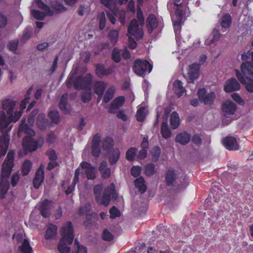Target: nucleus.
Masks as SVG:
<instances>
[{"instance_id":"f257e3e1","label":"nucleus","mask_w":253,"mask_h":253,"mask_svg":"<svg viewBox=\"0 0 253 253\" xmlns=\"http://www.w3.org/2000/svg\"><path fill=\"white\" fill-rule=\"evenodd\" d=\"M32 91V88H30L25 95V99L20 104V110L16 108L17 102L10 98L3 100L1 102L2 110L0 111V126L2 129L9 131L12 126L8 127L9 124L13 122H16L20 118L24 110L29 102L30 95Z\"/></svg>"},{"instance_id":"f03ea898","label":"nucleus","mask_w":253,"mask_h":253,"mask_svg":"<svg viewBox=\"0 0 253 253\" xmlns=\"http://www.w3.org/2000/svg\"><path fill=\"white\" fill-rule=\"evenodd\" d=\"M76 73V72H75L68 77L67 81V86L70 88L74 83L75 87L77 89H88V90L82 93L81 99L84 103L88 102L91 98L90 91L91 76L90 74H87L84 77L80 76L76 79L75 81H74Z\"/></svg>"},{"instance_id":"7ed1b4c3","label":"nucleus","mask_w":253,"mask_h":253,"mask_svg":"<svg viewBox=\"0 0 253 253\" xmlns=\"http://www.w3.org/2000/svg\"><path fill=\"white\" fill-rule=\"evenodd\" d=\"M14 152L9 151L4 161L1 173V181L0 183V197L2 199L5 197L9 189V183L6 179L9 177L14 167Z\"/></svg>"},{"instance_id":"20e7f679","label":"nucleus","mask_w":253,"mask_h":253,"mask_svg":"<svg viewBox=\"0 0 253 253\" xmlns=\"http://www.w3.org/2000/svg\"><path fill=\"white\" fill-rule=\"evenodd\" d=\"M61 238L57 245L59 253H70V245L73 243L74 238L73 227L71 222H67L61 228Z\"/></svg>"},{"instance_id":"39448f33","label":"nucleus","mask_w":253,"mask_h":253,"mask_svg":"<svg viewBox=\"0 0 253 253\" xmlns=\"http://www.w3.org/2000/svg\"><path fill=\"white\" fill-rule=\"evenodd\" d=\"M102 189V184L96 185L94 187L93 192L96 202L100 205L107 206L110 203L111 196L113 200H116L118 198V193L113 183L105 188L103 195L101 196Z\"/></svg>"},{"instance_id":"423d86ee","label":"nucleus","mask_w":253,"mask_h":253,"mask_svg":"<svg viewBox=\"0 0 253 253\" xmlns=\"http://www.w3.org/2000/svg\"><path fill=\"white\" fill-rule=\"evenodd\" d=\"M242 73L238 70H235L238 80L246 86L247 90L253 92V64L250 62H243L241 65Z\"/></svg>"},{"instance_id":"0eeeda50","label":"nucleus","mask_w":253,"mask_h":253,"mask_svg":"<svg viewBox=\"0 0 253 253\" xmlns=\"http://www.w3.org/2000/svg\"><path fill=\"white\" fill-rule=\"evenodd\" d=\"M20 132H23L29 135L25 137L23 140V147L25 151H35L42 145V139L35 140L32 138L31 136L35 134V132L31 128L29 127L24 121L22 122L19 127V133Z\"/></svg>"},{"instance_id":"6e6552de","label":"nucleus","mask_w":253,"mask_h":253,"mask_svg":"<svg viewBox=\"0 0 253 253\" xmlns=\"http://www.w3.org/2000/svg\"><path fill=\"white\" fill-rule=\"evenodd\" d=\"M172 169H168L166 174V183L169 186L176 185L179 189H184L188 183V178Z\"/></svg>"},{"instance_id":"1a4fd4ad","label":"nucleus","mask_w":253,"mask_h":253,"mask_svg":"<svg viewBox=\"0 0 253 253\" xmlns=\"http://www.w3.org/2000/svg\"><path fill=\"white\" fill-rule=\"evenodd\" d=\"M152 69V65L147 60L137 59L134 61L133 70L139 76H144L146 73H150Z\"/></svg>"},{"instance_id":"9d476101","label":"nucleus","mask_w":253,"mask_h":253,"mask_svg":"<svg viewBox=\"0 0 253 253\" xmlns=\"http://www.w3.org/2000/svg\"><path fill=\"white\" fill-rule=\"evenodd\" d=\"M35 2L40 8L44 10V12L36 10H32V14L36 19L42 20L46 15H51L52 14V11L50 8L44 4L41 0H35Z\"/></svg>"},{"instance_id":"9b49d317","label":"nucleus","mask_w":253,"mask_h":253,"mask_svg":"<svg viewBox=\"0 0 253 253\" xmlns=\"http://www.w3.org/2000/svg\"><path fill=\"white\" fill-rule=\"evenodd\" d=\"M142 27L138 23L136 19H133L128 26V33L129 35L134 36L137 40H140L143 36Z\"/></svg>"},{"instance_id":"f8f14e48","label":"nucleus","mask_w":253,"mask_h":253,"mask_svg":"<svg viewBox=\"0 0 253 253\" xmlns=\"http://www.w3.org/2000/svg\"><path fill=\"white\" fill-rule=\"evenodd\" d=\"M200 65L197 63H193L189 66L188 71V81L193 83L200 75L199 70Z\"/></svg>"},{"instance_id":"ddd939ff","label":"nucleus","mask_w":253,"mask_h":253,"mask_svg":"<svg viewBox=\"0 0 253 253\" xmlns=\"http://www.w3.org/2000/svg\"><path fill=\"white\" fill-rule=\"evenodd\" d=\"M197 94L199 99L206 105L211 104L215 97L214 93L213 92L206 94L205 88H200L198 90Z\"/></svg>"},{"instance_id":"4468645a","label":"nucleus","mask_w":253,"mask_h":253,"mask_svg":"<svg viewBox=\"0 0 253 253\" xmlns=\"http://www.w3.org/2000/svg\"><path fill=\"white\" fill-rule=\"evenodd\" d=\"M240 87V84L238 81L235 78H231L225 82L224 89L226 92H231L239 90Z\"/></svg>"},{"instance_id":"2eb2a0df","label":"nucleus","mask_w":253,"mask_h":253,"mask_svg":"<svg viewBox=\"0 0 253 253\" xmlns=\"http://www.w3.org/2000/svg\"><path fill=\"white\" fill-rule=\"evenodd\" d=\"M80 166L84 170L87 179H94L95 178V169L89 163L84 162L81 163Z\"/></svg>"},{"instance_id":"dca6fc26","label":"nucleus","mask_w":253,"mask_h":253,"mask_svg":"<svg viewBox=\"0 0 253 253\" xmlns=\"http://www.w3.org/2000/svg\"><path fill=\"white\" fill-rule=\"evenodd\" d=\"M222 143L224 147L228 150H234L239 148L236 139L232 136H227L222 140Z\"/></svg>"},{"instance_id":"f3484780","label":"nucleus","mask_w":253,"mask_h":253,"mask_svg":"<svg viewBox=\"0 0 253 253\" xmlns=\"http://www.w3.org/2000/svg\"><path fill=\"white\" fill-rule=\"evenodd\" d=\"M222 110L224 115L228 117L229 116L235 113L236 110V106L234 102L227 100L223 103Z\"/></svg>"},{"instance_id":"a211bd4d","label":"nucleus","mask_w":253,"mask_h":253,"mask_svg":"<svg viewBox=\"0 0 253 253\" xmlns=\"http://www.w3.org/2000/svg\"><path fill=\"white\" fill-rule=\"evenodd\" d=\"M168 114L169 112L165 110L161 126V133L163 137L165 138H168L171 136L170 130L168 127L167 118Z\"/></svg>"},{"instance_id":"6ab92c4d","label":"nucleus","mask_w":253,"mask_h":253,"mask_svg":"<svg viewBox=\"0 0 253 253\" xmlns=\"http://www.w3.org/2000/svg\"><path fill=\"white\" fill-rule=\"evenodd\" d=\"M101 137L98 134H95L92 139V155L98 157L100 153V143Z\"/></svg>"},{"instance_id":"aec40b11","label":"nucleus","mask_w":253,"mask_h":253,"mask_svg":"<svg viewBox=\"0 0 253 253\" xmlns=\"http://www.w3.org/2000/svg\"><path fill=\"white\" fill-rule=\"evenodd\" d=\"M44 179L43 168L41 166L37 170L35 177L33 180V185L36 189H38Z\"/></svg>"},{"instance_id":"412c9836","label":"nucleus","mask_w":253,"mask_h":253,"mask_svg":"<svg viewBox=\"0 0 253 253\" xmlns=\"http://www.w3.org/2000/svg\"><path fill=\"white\" fill-rule=\"evenodd\" d=\"M125 101L123 96H119L116 98L112 102L109 109V112L111 114H115L116 110L121 107Z\"/></svg>"},{"instance_id":"4be33fe9","label":"nucleus","mask_w":253,"mask_h":253,"mask_svg":"<svg viewBox=\"0 0 253 253\" xmlns=\"http://www.w3.org/2000/svg\"><path fill=\"white\" fill-rule=\"evenodd\" d=\"M52 206L50 202L45 200L42 204L40 208L41 214L43 217H48L50 214Z\"/></svg>"},{"instance_id":"5701e85b","label":"nucleus","mask_w":253,"mask_h":253,"mask_svg":"<svg viewBox=\"0 0 253 253\" xmlns=\"http://www.w3.org/2000/svg\"><path fill=\"white\" fill-rule=\"evenodd\" d=\"M107 162H102L99 166L98 170L101 174V177L104 179H107L111 175V169L107 167Z\"/></svg>"},{"instance_id":"b1692460","label":"nucleus","mask_w":253,"mask_h":253,"mask_svg":"<svg viewBox=\"0 0 253 253\" xmlns=\"http://www.w3.org/2000/svg\"><path fill=\"white\" fill-rule=\"evenodd\" d=\"M146 25L149 34H151L153 30L157 27L158 22L154 15L150 14L149 16L146 20Z\"/></svg>"},{"instance_id":"393cba45","label":"nucleus","mask_w":253,"mask_h":253,"mask_svg":"<svg viewBox=\"0 0 253 253\" xmlns=\"http://www.w3.org/2000/svg\"><path fill=\"white\" fill-rule=\"evenodd\" d=\"M57 227L52 224H49L45 235L47 240L54 239L57 237Z\"/></svg>"},{"instance_id":"a878e982","label":"nucleus","mask_w":253,"mask_h":253,"mask_svg":"<svg viewBox=\"0 0 253 253\" xmlns=\"http://www.w3.org/2000/svg\"><path fill=\"white\" fill-rule=\"evenodd\" d=\"M190 136L186 132L178 134L175 137V141L183 145L187 144L190 141Z\"/></svg>"},{"instance_id":"bb28decb","label":"nucleus","mask_w":253,"mask_h":253,"mask_svg":"<svg viewBox=\"0 0 253 253\" xmlns=\"http://www.w3.org/2000/svg\"><path fill=\"white\" fill-rule=\"evenodd\" d=\"M120 156V152L118 148H115L110 152L108 156L110 164L113 165L117 162Z\"/></svg>"},{"instance_id":"cd10ccee","label":"nucleus","mask_w":253,"mask_h":253,"mask_svg":"<svg viewBox=\"0 0 253 253\" xmlns=\"http://www.w3.org/2000/svg\"><path fill=\"white\" fill-rule=\"evenodd\" d=\"M173 90L178 97L181 96L186 90L183 87L182 83L179 80L175 81L173 83Z\"/></svg>"},{"instance_id":"c85d7f7f","label":"nucleus","mask_w":253,"mask_h":253,"mask_svg":"<svg viewBox=\"0 0 253 253\" xmlns=\"http://www.w3.org/2000/svg\"><path fill=\"white\" fill-rule=\"evenodd\" d=\"M134 184L136 188L138 189L141 194H143L146 190V186L145 184V181L142 177H140L135 179Z\"/></svg>"},{"instance_id":"c756f323","label":"nucleus","mask_w":253,"mask_h":253,"mask_svg":"<svg viewBox=\"0 0 253 253\" xmlns=\"http://www.w3.org/2000/svg\"><path fill=\"white\" fill-rule=\"evenodd\" d=\"M221 36V35L219 33V31L216 29L214 28L211 34L212 38L210 40H207L205 42L206 44L210 45L217 42L220 39Z\"/></svg>"},{"instance_id":"7c9ffc66","label":"nucleus","mask_w":253,"mask_h":253,"mask_svg":"<svg viewBox=\"0 0 253 253\" xmlns=\"http://www.w3.org/2000/svg\"><path fill=\"white\" fill-rule=\"evenodd\" d=\"M3 144L0 145V157L4 155L7 150L9 138L7 134H4L3 137Z\"/></svg>"},{"instance_id":"2f4dec72","label":"nucleus","mask_w":253,"mask_h":253,"mask_svg":"<svg viewBox=\"0 0 253 253\" xmlns=\"http://www.w3.org/2000/svg\"><path fill=\"white\" fill-rule=\"evenodd\" d=\"M96 73L98 77H102L104 76L110 74L112 73V69H106L103 66L99 65L96 67Z\"/></svg>"},{"instance_id":"473e14b6","label":"nucleus","mask_w":253,"mask_h":253,"mask_svg":"<svg viewBox=\"0 0 253 253\" xmlns=\"http://www.w3.org/2000/svg\"><path fill=\"white\" fill-rule=\"evenodd\" d=\"M106 87V84L103 82H97L94 85L95 92L101 96Z\"/></svg>"},{"instance_id":"72a5a7b5","label":"nucleus","mask_w":253,"mask_h":253,"mask_svg":"<svg viewBox=\"0 0 253 253\" xmlns=\"http://www.w3.org/2000/svg\"><path fill=\"white\" fill-rule=\"evenodd\" d=\"M79 174H80V169L78 168V169H76L75 170V176H74L73 181V185L69 186L65 191V193L67 195H69V194H71L72 192V191H73V190L74 189L76 184L79 181Z\"/></svg>"},{"instance_id":"f704fd0d","label":"nucleus","mask_w":253,"mask_h":253,"mask_svg":"<svg viewBox=\"0 0 253 253\" xmlns=\"http://www.w3.org/2000/svg\"><path fill=\"white\" fill-rule=\"evenodd\" d=\"M231 23V17L229 14H225L222 16L220 20L221 26L223 28H228Z\"/></svg>"},{"instance_id":"c9c22d12","label":"nucleus","mask_w":253,"mask_h":253,"mask_svg":"<svg viewBox=\"0 0 253 253\" xmlns=\"http://www.w3.org/2000/svg\"><path fill=\"white\" fill-rule=\"evenodd\" d=\"M170 125L172 128L175 129L179 125V118L178 114L176 112L172 113L170 116Z\"/></svg>"},{"instance_id":"e433bc0d","label":"nucleus","mask_w":253,"mask_h":253,"mask_svg":"<svg viewBox=\"0 0 253 253\" xmlns=\"http://www.w3.org/2000/svg\"><path fill=\"white\" fill-rule=\"evenodd\" d=\"M67 99L68 94L67 93H65L62 96L59 104L60 109L61 110L65 111V113L69 112L67 108Z\"/></svg>"},{"instance_id":"4c0bfd02","label":"nucleus","mask_w":253,"mask_h":253,"mask_svg":"<svg viewBox=\"0 0 253 253\" xmlns=\"http://www.w3.org/2000/svg\"><path fill=\"white\" fill-rule=\"evenodd\" d=\"M116 88L114 86H111L108 88L104 96V101L105 103L108 102L114 96Z\"/></svg>"},{"instance_id":"58836bf2","label":"nucleus","mask_w":253,"mask_h":253,"mask_svg":"<svg viewBox=\"0 0 253 253\" xmlns=\"http://www.w3.org/2000/svg\"><path fill=\"white\" fill-rule=\"evenodd\" d=\"M147 115L146 109L144 107H141L139 109L136 113V119L139 122H142L144 120Z\"/></svg>"},{"instance_id":"ea45409f","label":"nucleus","mask_w":253,"mask_h":253,"mask_svg":"<svg viewBox=\"0 0 253 253\" xmlns=\"http://www.w3.org/2000/svg\"><path fill=\"white\" fill-rule=\"evenodd\" d=\"M47 120L45 119V116L43 114H40L37 117V124L41 129H43L47 125Z\"/></svg>"},{"instance_id":"a19ab883","label":"nucleus","mask_w":253,"mask_h":253,"mask_svg":"<svg viewBox=\"0 0 253 253\" xmlns=\"http://www.w3.org/2000/svg\"><path fill=\"white\" fill-rule=\"evenodd\" d=\"M21 253H32V248L27 240H24L23 244L19 247Z\"/></svg>"},{"instance_id":"79ce46f5","label":"nucleus","mask_w":253,"mask_h":253,"mask_svg":"<svg viewBox=\"0 0 253 253\" xmlns=\"http://www.w3.org/2000/svg\"><path fill=\"white\" fill-rule=\"evenodd\" d=\"M137 150V148L135 147H131L128 149L126 152V159L129 161H133L134 160Z\"/></svg>"},{"instance_id":"37998d69","label":"nucleus","mask_w":253,"mask_h":253,"mask_svg":"<svg viewBox=\"0 0 253 253\" xmlns=\"http://www.w3.org/2000/svg\"><path fill=\"white\" fill-rule=\"evenodd\" d=\"M31 162L29 160H26L24 162L22 167V173L23 175H27L31 169Z\"/></svg>"},{"instance_id":"c03bdc74","label":"nucleus","mask_w":253,"mask_h":253,"mask_svg":"<svg viewBox=\"0 0 253 253\" xmlns=\"http://www.w3.org/2000/svg\"><path fill=\"white\" fill-rule=\"evenodd\" d=\"M75 244V250L76 253H87L86 248L80 245L78 239H76L74 242Z\"/></svg>"},{"instance_id":"a18cd8bd","label":"nucleus","mask_w":253,"mask_h":253,"mask_svg":"<svg viewBox=\"0 0 253 253\" xmlns=\"http://www.w3.org/2000/svg\"><path fill=\"white\" fill-rule=\"evenodd\" d=\"M145 173L148 176H151L156 172L155 166L154 164H147L145 169Z\"/></svg>"},{"instance_id":"49530a36","label":"nucleus","mask_w":253,"mask_h":253,"mask_svg":"<svg viewBox=\"0 0 253 253\" xmlns=\"http://www.w3.org/2000/svg\"><path fill=\"white\" fill-rule=\"evenodd\" d=\"M48 116L53 123L57 124L59 122L60 117L57 111L53 110L50 111L49 113Z\"/></svg>"},{"instance_id":"de8ad7c7","label":"nucleus","mask_w":253,"mask_h":253,"mask_svg":"<svg viewBox=\"0 0 253 253\" xmlns=\"http://www.w3.org/2000/svg\"><path fill=\"white\" fill-rule=\"evenodd\" d=\"M161 152L160 147H154L151 150V155L153 161L156 162L158 160Z\"/></svg>"},{"instance_id":"09e8293b","label":"nucleus","mask_w":253,"mask_h":253,"mask_svg":"<svg viewBox=\"0 0 253 253\" xmlns=\"http://www.w3.org/2000/svg\"><path fill=\"white\" fill-rule=\"evenodd\" d=\"M113 145V141L111 138H106L103 142V149L105 150H110Z\"/></svg>"},{"instance_id":"8fccbe9b","label":"nucleus","mask_w":253,"mask_h":253,"mask_svg":"<svg viewBox=\"0 0 253 253\" xmlns=\"http://www.w3.org/2000/svg\"><path fill=\"white\" fill-rule=\"evenodd\" d=\"M121 51L119 49L115 48L113 49L112 52V59L116 62H119L121 61Z\"/></svg>"},{"instance_id":"3c124183","label":"nucleus","mask_w":253,"mask_h":253,"mask_svg":"<svg viewBox=\"0 0 253 253\" xmlns=\"http://www.w3.org/2000/svg\"><path fill=\"white\" fill-rule=\"evenodd\" d=\"M182 18L181 12L178 14V19L177 20L173 21V26L176 35H177L180 32V24L181 19Z\"/></svg>"},{"instance_id":"603ef678","label":"nucleus","mask_w":253,"mask_h":253,"mask_svg":"<svg viewBox=\"0 0 253 253\" xmlns=\"http://www.w3.org/2000/svg\"><path fill=\"white\" fill-rule=\"evenodd\" d=\"M51 6L55 11L58 12H62L66 10V8L63 5L57 0L54 3H52Z\"/></svg>"},{"instance_id":"864d4df0","label":"nucleus","mask_w":253,"mask_h":253,"mask_svg":"<svg viewBox=\"0 0 253 253\" xmlns=\"http://www.w3.org/2000/svg\"><path fill=\"white\" fill-rule=\"evenodd\" d=\"M137 18L138 23L141 26H143L144 24V18L143 15L142 11L140 7H138L137 10Z\"/></svg>"},{"instance_id":"5fc2aeb1","label":"nucleus","mask_w":253,"mask_h":253,"mask_svg":"<svg viewBox=\"0 0 253 253\" xmlns=\"http://www.w3.org/2000/svg\"><path fill=\"white\" fill-rule=\"evenodd\" d=\"M106 25V16L104 12H101L99 16V29L103 30L104 29Z\"/></svg>"},{"instance_id":"6e6d98bb","label":"nucleus","mask_w":253,"mask_h":253,"mask_svg":"<svg viewBox=\"0 0 253 253\" xmlns=\"http://www.w3.org/2000/svg\"><path fill=\"white\" fill-rule=\"evenodd\" d=\"M38 113V111L37 110H34L30 113L28 119V124H26V125H29L30 126L33 125L34 122L35 117ZM27 126L30 127L28 126Z\"/></svg>"},{"instance_id":"4d7b16f0","label":"nucleus","mask_w":253,"mask_h":253,"mask_svg":"<svg viewBox=\"0 0 253 253\" xmlns=\"http://www.w3.org/2000/svg\"><path fill=\"white\" fill-rule=\"evenodd\" d=\"M118 36H119V33H118V31L112 30V31H110V32L109 34V37L110 40L111 41V42L113 43H115L117 42Z\"/></svg>"},{"instance_id":"13d9d810","label":"nucleus","mask_w":253,"mask_h":253,"mask_svg":"<svg viewBox=\"0 0 253 253\" xmlns=\"http://www.w3.org/2000/svg\"><path fill=\"white\" fill-rule=\"evenodd\" d=\"M102 238L106 241H110L113 239V236L107 229H105L102 233Z\"/></svg>"},{"instance_id":"bf43d9fd","label":"nucleus","mask_w":253,"mask_h":253,"mask_svg":"<svg viewBox=\"0 0 253 253\" xmlns=\"http://www.w3.org/2000/svg\"><path fill=\"white\" fill-rule=\"evenodd\" d=\"M20 179V174L18 173H14L11 178V184L13 187H15L17 184Z\"/></svg>"},{"instance_id":"052dcab7","label":"nucleus","mask_w":253,"mask_h":253,"mask_svg":"<svg viewBox=\"0 0 253 253\" xmlns=\"http://www.w3.org/2000/svg\"><path fill=\"white\" fill-rule=\"evenodd\" d=\"M110 213L111 218H115L120 215V212L119 210L115 207H113L110 210Z\"/></svg>"},{"instance_id":"680f3d73","label":"nucleus","mask_w":253,"mask_h":253,"mask_svg":"<svg viewBox=\"0 0 253 253\" xmlns=\"http://www.w3.org/2000/svg\"><path fill=\"white\" fill-rule=\"evenodd\" d=\"M18 44L17 40H14L9 42L8 44V48L10 50L15 51L16 50Z\"/></svg>"},{"instance_id":"e2e57ef3","label":"nucleus","mask_w":253,"mask_h":253,"mask_svg":"<svg viewBox=\"0 0 253 253\" xmlns=\"http://www.w3.org/2000/svg\"><path fill=\"white\" fill-rule=\"evenodd\" d=\"M141 169L139 167H133L131 169V173L134 177H137L141 173Z\"/></svg>"},{"instance_id":"0e129e2a","label":"nucleus","mask_w":253,"mask_h":253,"mask_svg":"<svg viewBox=\"0 0 253 253\" xmlns=\"http://www.w3.org/2000/svg\"><path fill=\"white\" fill-rule=\"evenodd\" d=\"M31 34H32L31 30H29L28 29H26L24 31V34L22 36V40L24 42H25L26 41H27L28 40H29L30 39V38L31 36Z\"/></svg>"},{"instance_id":"69168bd1","label":"nucleus","mask_w":253,"mask_h":253,"mask_svg":"<svg viewBox=\"0 0 253 253\" xmlns=\"http://www.w3.org/2000/svg\"><path fill=\"white\" fill-rule=\"evenodd\" d=\"M56 139V135L53 132H50L47 135V141L49 143L52 144L55 142Z\"/></svg>"},{"instance_id":"338daca9","label":"nucleus","mask_w":253,"mask_h":253,"mask_svg":"<svg viewBox=\"0 0 253 253\" xmlns=\"http://www.w3.org/2000/svg\"><path fill=\"white\" fill-rule=\"evenodd\" d=\"M47 155L51 161H55L57 158L55 152L53 150H49L47 152Z\"/></svg>"},{"instance_id":"774afa93","label":"nucleus","mask_w":253,"mask_h":253,"mask_svg":"<svg viewBox=\"0 0 253 253\" xmlns=\"http://www.w3.org/2000/svg\"><path fill=\"white\" fill-rule=\"evenodd\" d=\"M232 98L237 103H238L240 105H243L244 104V101L241 98V97L237 93H233L232 94Z\"/></svg>"}]
</instances>
